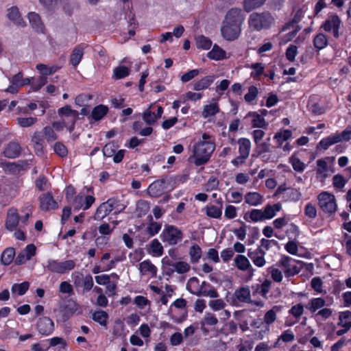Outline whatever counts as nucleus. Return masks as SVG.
<instances>
[{
    "mask_svg": "<svg viewBox=\"0 0 351 351\" xmlns=\"http://www.w3.org/2000/svg\"><path fill=\"white\" fill-rule=\"evenodd\" d=\"M215 149V138L208 133H204L197 142L194 143L192 154L189 157V161L196 166L207 163Z\"/></svg>",
    "mask_w": 351,
    "mask_h": 351,
    "instance_id": "nucleus-1",
    "label": "nucleus"
},
{
    "mask_svg": "<svg viewBox=\"0 0 351 351\" xmlns=\"http://www.w3.org/2000/svg\"><path fill=\"white\" fill-rule=\"evenodd\" d=\"M276 23V19L269 11L254 12L249 15L247 23L252 32H261L270 29Z\"/></svg>",
    "mask_w": 351,
    "mask_h": 351,
    "instance_id": "nucleus-2",
    "label": "nucleus"
},
{
    "mask_svg": "<svg viewBox=\"0 0 351 351\" xmlns=\"http://www.w3.org/2000/svg\"><path fill=\"white\" fill-rule=\"evenodd\" d=\"M276 265L281 268L285 277L289 278L299 274L303 268L302 261L288 256H282Z\"/></svg>",
    "mask_w": 351,
    "mask_h": 351,
    "instance_id": "nucleus-3",
    "label": "nucleus"
},
{
    "mask_svg": "<svg viewBox=\"0 0 351 351\" xmlns=\"http://www.w3.org/2000/svg\"><path fill=\"white\" fill-rule=\"evenodd\" d=\"M160 237L163 242H166L171 245H175L182 240L183 234L176 226L166 224Z\"/></svg>",
    "mask_w": 351,
    "mask_h": 351,
    "instance_id": "nucleus-4",
    "label": "nucleus"
},
{
    "mask_svg": "<svg viewBox=\"0 0 351 351\" xmlns=\"http://www.w3.org/2000/svg\"><path fill=\"white\" fill-rule=\"evenodd\" d=\"M318 205L323 212L328 214H333L337 208V201L334 195L324 191L317 196Z\"/></svg>",
    "mask_w": 351,
    "mask_h": 351,
    "instance_id": "nucleus-5",
    "label": "nucleus"
},
{
    "mask_svg": "<svg viewBox=\"0 0 351 351\" xmlns=\"http://www.w3.org/2000/svg\"><path fill=\"white\" fill-rule=\"evenodd\" d=\"M75 265V261L73 260H67L60 262L58 260L49 259L47 261L45 268L50 272L63 274L73 269Z\"/></svg>",
    "mask_w": 351,
    "mask_h": 351,
    "instance_id": "nucleus-6",
    "label": "nucleus"
},
{
    "mask_svg": "<svg viewBox=\"0 0 351 351\" xmlns=\"http://www.w3.org/2000/svg\"><path fill=\"white\" fill-rule=\"evenodd\" d=\"M341 20L336 14H329L327 19L322 24L320 28L326 32L332 34L335 38L340 36L339 29L341 26Z\"/></svg>",
    "mask_w": 351,
    "mask_h": 351,
    "instance_id": "nucleus-7",
    "label": "nucleus"
},
{
    "mask_svg": "<svg viewBox=\"0 0 351 351\" xmlns=\"http://www.w3.org/2000/svg\"><path fill=\"white\" fill-rule=\"evenodd\" d=\"M237 143L239 144V156L231 161V163L235 167H239L245 163L246 159L249 157L251 149V142L248 138H239Z\"/></svg>",
    "mask_w": 351,
    "mask_h": 351,
    "instance_id": "nucleus-8",
    "label": "nucleus"
},
{
    "mask_svg": "<svg viewBox=\"0 0 351 351\" xmlns=\"http://www.w3.org/2000/svg\"><path fill=\"white\" fill-rule=\"evenodd\" d=\"M245 20V14L241 8H232L230 9L226 14L223 22L226 23L237 25L241 28V25Z\"/></svg>",
    "mask_w": 351,
    "mask_h": 351,
    "instance_id": "nucleus-9",
    "label": "nucleus"
},
{
    "mask_svg": "<svg viewBox=\"0 0 351 351\" xmlns=\"http://www.w3.org/2000/svg\"><path fill=\"white\" fill-rule=\"evenodd\" d=\"M241 32V28L237 25H230L225 22L222 23L221 33L223 38L228 41L237 39Z\"/></svg>",
    "mask_w": 351,
    "mask_h": 351,
    "instance_id": "nucleus-10",
    "label": "nucleus"
},
{
    "mask_svg": "<svg viewBox=\"0 0 351 351\" xmlns=\"http://www.w3.org/2000/svg\"><path fill=\"white\" fill-rule=\"evenodd\" d=\"M95 201V198L93 196L80 193L75 197L72 205L75 210H79L81 208L85 210L88 209Z\"/></svg>",
    "mask_w": 351,
    "mask_h": 351,
    "instance_id": "nucleus-11",
    "label": "nucleus"
},
{
    "mask_svg": "<svg viewBox=\"0 0 351 351\" xmlns=\"http://www.w3.org/2000/svg\"><path fill=\"white\" fill-rule=\"evenodd\" d=\"M58 114L68 119V124H70L68 128L70 132H72L74 130L75 123L78 118V112L71 109L70 106H65L58 109Z\"/></svg>",
    "mask_w": 351,
    "mask_h": 351,
    "instance_id": "nucleus-12",
    "label": "nucleus"
},
{
    "mask_svg": "<svg viewBox=\"0 0 351 351\" xmlns=\"http://www.w3.org/2000/svg\"><path fill=\"white\" fill-rule=\"evenodd\" d=\"M36 328L42 335H49L54 330L53 322L47 317L39 318L36 324Z\"/></svg>",
    "mask_w": 351,
    "mask_h": 351,
    "instance_id": "nucleus-13",
    "label": "nucleus"
},
{
    "mask_svg": "<svg viewBox=\"0 0 351 351\" xmlns=\"http://www.w3.org/2000/svg\"><path fill=\"white\" fill-rule=\"evenodd\" d=\"M265 251L263 250V249L261 247H258L254 250H249L247 256L256 267H263L266 264L265 259Z\"/></svg>",
    "mask_w": 351,
    "mask_h": 351,
    "instance_id": "nucleus-14",
    "label": "nucleus"
},
{
    "mask_svg": "<svg viewBox=\"0 0 351 351\" xmlns=\"http://www.w3.org/2000/svg\"><path fill=\"white\" fill-rule=\"evenodd\" d=\"M36 246L34 244H29L21 251L15 258V264L17 265L24 264L36 254Z\"/></svg>",
    "mask_w": 351,
    "mask_h": 351,
    "instance_id": "nucleus-15",
    "label": "nucleus"
},
{
    "mask_svg": "<svg viewBox=\"0 0 351 351\" xmlns=\"http://www.w3.org/2000/svg\"><path fill=\"white\" fill-rule=\"evenodd\" d=\"M39 201L40 208L43 211H49L58 208V203L49 193L41 195L39 197Z\"/></svg>",
    "mask_w": 351,
    "mask_h": 351,
    "instance_id": "nucleus-16",
    "label": "nucleus"
},
{
    "mask_svg": "<svg viewBox=\"0 0 351 351\" xmlns=\"http://www.w3.org/2000/svg\"><path fill=\"white\" fill-rule=\"evenodd\" d=\"M138 269L141 276H150L152 278L156 276L158 271L156 267L149 259L141 262L138 265Z\"/></svg>",
    "mask_w": 351,
    "mask_h": 351,
    "instance_id": "nucleus-17",
    "label": "nucleus"
},
{
    "mask_svg": "<svg viewBox=\"0 0 351 351\" xmlns=\"http://www.w3.org/2000/svg\"><path fill=\"white\" fill-rule=\"evenodd\" d=\"M19 222V215L16 209L10 208L8 210L7 219L5 221V228L10 231L14 230Z\"/></svg>",
    "mask_w": 351,
    "mask_h": 351,
    "instance_id": "nucleus-18",
    "label": "nucleus"
},
{
    "mask_svg": "<svg viewBox=\"0 0 351 351\" xmlns=\"http://www.w3.org/2000/svg\"><path fill=\"white\" fill-rule=\"evenodd\" d=\"M165 186L160 180L153 182L148 187L147 192L152 197H159L166 191Z\"/></svg>",
    "mask_w": 351,
    "mask_h": 351,
    "instance_id": "nucleus-19",
    "label": "nucleus"
},
{
    "mask_svg": "<svg viewBox=\"0 0 351 351\" xmlns=\"http://www.w3.org/2000/svg\"><path fill=\"white\" fill-rule=\"evenodd\" d=\"M21 151V146L18 143L10 142L4 149L3 155L8 158H15L19 156Z\"/></svg>",
    "mask_w": 351,
    "mask_h": 351,
    "instance_id": "nucleus-20",
    "label": "nucleus"
},
{
    "mask_svg": "<svg viewBox=\"0 0 351 351\" xmlns=\"http://www.w3.org/2000/svg\"><path fill=\"white\" fill-rule=\"evenodd\" d=\"M218 322V319L213 313L207 312L200 322L201 329L204 333L206 334L208 332V330L206 328V326H215Z\"/></svg>",
    "mask_w": 351,
    "mask_h": 351,
    "instance_id": "nucleus-21",
    "label": "nucleus"
},
{
    "mask_svg": "<svg viewBox=\"0 0 351 351\" xmlns=\"http://www.w3.org/2000/svg\"><path fill=\"white\" fill-rule=\"evenodd\" d=\"M245 202L252 206L261 205L265 199L262 195L257 192H248L244 197Z\"/></svg>",
    "mask_w": 351,
    "mask_h": 351,
    "instance_id": "nucleus-22",
    "label": "nucleus"
},
{
    "mask_svg": "<svg viewBox=\"0 0 351 351\" xmlns=\"http://www.w3.org/2000/svg\"><path fill=\"white\" fill-rule=\"evenodd\" d=\"M110 201H106L99 205L97 208L94 215L95 220H101L106 217L110 212H112V207H110Z\"/></svg>",
    "mask_w": 351,
    "mask_h": 351,
    "instance_id": "nucleus-23",
    "label": "nucleus"
},
{
    "mask_svg": "<svg viewBox=\"0 0 351 351\" xmlns=\"http://www.w3.org/2000/svg\"><path fill=\"white\" fill-rule=\"evenodd\" d=\"M84 47L82 45H77L73 50L70 56V64L73 66H77L82 60L84 56Z\"/></svg>",
    "mask_w": 351,
    "mask_h": 351,
    "instance_id": "nucleus-24",
    "label": "nucleus"
},
{
    "mask_svg": "<svg viewBox=\"0 0 351 351\" xmlns=\"http://www.w3.org/2000/svg\"><path fill=\"white\" fill-rule=\"evenodd\" d=\"M234 265L241 271H247L250 268H252V265L250 263L248 258L241 254H238L235 256L234 259Z\"/></svg>",
    "mask_w": 351,
    "mask_h": 351,
    "instance_id": "nucleus-25",
    "label": "nucleus"
},
{
    "mask_svg": "<svg viewBox=\"0 0 351 351\" xmlns=\"http://www.w3.org/2000/svg\"><path fill=\"white\" fill-rule=\"evenodd\" d=\"M200 285L201 284H199L198 278L192 277L187 282L186 289L191 293L197 296H201V294H205V292H201L199 289Z\"/></svg>",
    "mask_w": 351,
    "mask_h": 351,
    "instance_id": "nucleus-26",
    "label": "nucleus"
},
{
    "mask_svg": "<svg viewBox=\"0 0 351 351\" xmlns=\"http://www.w3.org/2000/svg\"><path fill=\"white\" fill-rule=\"evenodd\" d=\"M326 304V301L322 298H312L306 304V308L312 313L317 310L323 308Z\"/></svg>",
    "mask_w": 351,
    "mask_h": 351,
    "instance_id": "nucleus-27",
    "label": "nucleus"
},
{
    "mask_svg": "<svg viewBox=\"0 0 351 351\" xmlns=\"http://www.w3.org/2000/svg\"><path fill=\"white\" fill-rule=\"evenodd\" d=\"M244 219L254 223L265 221L263 210L252 209L244 215Z\"/></svg>",
    "mask_w": 351,
    "mask_h": 351,
    "instance_id": "nucleus-28",
    "label": "nucleus"
},
{
    "mask_svg": "<svg viewBox=\"0 0 351 351\" xmlns=\"http://www.w3.org/2000/svg\"><path fill=\"white\" fill-rule=\"evenodd\" d=\"M282 206L280 203L274 205L267 204L263 210L265 220L271 219L274 217L276 213L281 210Z\"/></svg>",
    "mask_w": 351,
    "mask_h": 351,
    "instance_id": "nucleus-29",
    "label": "nucleus"
},
{
    "mask_svg": "<svg viewBox=\"0 0 351 351\" xmlns=\"http://www.w3.org/2000/svg\"><path fill=\"white\" fill-rule=\"evenodd\" d=\"M249 117H251L252 119V125L253 128H261L266 129L268 126V123L266 122L265 119L263 116L258 114L257 112H249L247 114Z\"/></svg>",
    "mask_w": 351,
    "mask_h": 351,
    "instance_id": "nucleus-30",
    "label": "nucleus"
},
{
    "mask_svg": "<svg viewBox=\"0 0 351 351\" xmlns=\"http://www.w3.org/2000/svg\"><path fill=\"white\" fill-rule=\"evenodd\" d=\"M199 289L201 292H205V294H201V296L210 297L213 298H217L219 297V293L216 289L206 281H203L202 282Z\"/></svg>",
    "mask_w": 351,
    "mask_h": 351,
    "instance_id": "nucleus-31",
    "label": "nucleus"
},
{
    "mask_svg": "<svg viewBox=\"0 0 351 351\" xmlns=\"http://www.w3.org/2000/svg\"><path fill=\"white\" fill-rule=\"evenodd\" d=\"M317 163V169L316 172L317 174L322 178V179H325L329 176V168L327 162L325 159H319L316 162Z\"/></svg>",
    "mask_w": 351,
    "mask_h": 351,
    "instance_id": "nucleus-32",
    "label": "nucleus"
},
{
    "mask_svg": "<svg viewBox=\"0 0 351 351\" xmlns=\"http://www.w3.org/2000/svg\"><path fill=\"white\" fill-rule=\"evenodd\" d=\"M267 0H243V6L246 12H250L254 10L260 8Z\"/></svg>",
    "mask_w": 351,
    "mask_h": 351,
    "instance_id": "nucleus-33",
    "label": "nucleus"
},
{
    "mask_svg": "<svg viewBox=\"0 0 351 351\" xmlns=\"http://www.w3.org/2000/svg\"><path fill=\"white\" fill-rule=\"evenodd\" d=\"M28 19L32 28L36 31L42 32L43 30L44 25L38 14L35 12L29 13L28 14Z\"/></svg>",
    "mask_w": 351,
    "mask_h": 351,
    "instance_id": "nucleus-34",
    "label": "nucleus"
},
{
    "mask_svg": "<svg viewBox=\"0 0 351 351\" xmlns=\"http://www.w3.org/2000/svg\"><path fill=\"white\" fill-rule=\"evenodd\" d=\"M302 193L296 189L289 188L282 196V199L286 202H297L300 199Z\"/></svg>",
    "mask_w": 351,
    "mask_h": 351,
    "instance_id": "nucleus-35",
    "label": "nucleus"
},
{
    "mask_svg": "<svg viewBox=\"0 0 351 351\" xmlns=\"http://www.w3.org/2000/svg\"><path fill=\"white\" fill-rule=\"evenodd\" d=\"M237 299L241 302H252L250 298V290L248 287H241L234 292Z\"/></svg>",
    "mask_w": 351,
    "mask_h": 351,
    "instance_id": "nucleus-36",
    "label": "nucleus"
},
{
    "mask_svg": "<svg viewBox=\"0 0 351 351\" xmlns=\"http://www.w3.org/2000/svg\"><path fill=\"white\" fill-rule=\"evenodd\" d=\"M207 56L212 60H221L226 58V53L218 45H214L212 50L208 53Z\"/></svg>",
    "mask_w": 351,
    "mask_h": 351,
    "instance_id": "nucleus-37",
    "label": "nucleus"
},
{
    "mask_svg": "<svg viewBox=\"0 0 351 351\" xmlns=\"http://www.w3.org/2000/svg\"><path fill=\"white\" fill-rule=\"evenodd\" d=\"M108 108L104 105H98L95 106L91 113V117L96 121L102 119L108 113Z\"/></svg>",
    "mask_w": 351,
    "mask_h": 351,
    "instance_id": "nucleus-38",
    "label": "nucleus"
},
{
    "mask_svg": "<svg viewBox=\"0 0 351 351\" xmlns=\"http://www.w3.org/2000/svg\"><path fill=\"white\" fill-rule=\"evenodd\" d=\"M148 251L154 256H160L163 254V247L157 239H154L149 244Z\"/></svg>",
    "mask_w": 351,
    "mask_h": 351,
    "instance_id": "nucleus-39",
    "label": "nucleus"
},
{
    "mask_svg": "<svg viewBox=\"0 0 351 351\" xmlns=\"http://www.w3.org/2000/svg\"><path fill=\"white\" fill-rule=\"evenodd\" d=\"M337 325L347 329L351 328V311H346L341 312L339 316Z\"/></svg>",
    "mask_w": 351,
    "mask_h": 351,
    "instance_id": "nucleus-40",
    "label": "nucleus"
},
{
    "mask_svg": "<svg viewBox=\"0 0 351 351\" xmlns=\"http://www.w3.org/2000/svg\"><path fill=\"white\" fill-rule=\"evenodd\" d=\"M328 44V37L323 33L317 34L313 39V45L317 50H322L324 49Z\"/></svg>",
    "mask_w": 351,
    "mask_h": 351,
    "instance_id": "nucleus-41",
    "label": "nucleus"
},
{
    "mask_svg": "<svg viewBox=\"0 0 351 351\" xmlns=\"http://www.w3.org/2000/svg\"><path fill=\"white\" fill-rule=\"evenodd\" d=\"M8 17L17 25H23L24 21L21 16L18 8L12 7L8 10Z\"/></svg>",
    "mask_w": 351,
    "mask_h": 351,
    "instance_id": "nucleus-42",
    "label": "nucleus"
},
{
    "mask_svg": "<svg viewBox=\"0 0 351 351\" xmlns=\"http://www.w3.org/2000/svg\"><path fill=\"white\" fill-rule=\"evenodd\" d=\"M214 81V76L208 75L193 84V89L201 90L207 88Z\"/></svg>",
    "mask_w": 351,
    "mask_h": 351,
    "instance_id": "nucleus-43",
    "label": "nucleus"
},
{
    "mask_svg": "<svg viewBox=\"0 0 351 351\" xmlns=\"http://www.w3.org/2000/svg\"><path fill=\"white\" fill-rule=\"evenodd\" d=\"M220 206L214 205L206 206V215L212 218L219 219L222 215V202L219 201Z\"/></svg>",
    "mask_w": 351,
    "mask_h": 351,
    "instance_id": "nucleus-44",
    "label": "nucleus"
},
{
    "mask_svg": "<svg viewBox=\"0 0 351 351\" xmlns=\"http://www.w3.org/2000/svg\"><path fill=\"white\" fill-rule=\"evenodd\" d=\"M15 250L13 247L6 248L1 254V263L4 265H9L14 260Z\"/></svg>",
    "mask_w": 351,
    "mask_h": 351,
    "instance_id": "nucleus-45",
    "label": "nucleus"
},
{
    "mask_svg": "<svg viewBox=\"0 0 351 351\" xmlns=\"http://www.w3.org/2000/svg\"><path fill=\"white\" fill-rule=\"evenodd\" d=\"M108 318V313L101 310L96 311L92 315V319L104 326H106Z\"/></svg>",
    "mask_w": 351,
    "mask_h": 351,
    "instance_id": "nucleus-46",
    "label": "nucleus"
},
{
    "mask_svg": "<svg viewBox=\"0 0 351 351\" xmlns=\"http://www.w3.org/2000/svg\"><path fill=\"white\" fill-rule=\"evenodd\" d=\"M219 111V108L217 104H210L204 107L202 114L204 118H208L215 115Z\"/></svg>",
    "mask_w": 351,
    "mask_h": 351,
    "instance_id": "nucleus-47",
    "label": "nucleus"
},
{
    "mask_svg": "<svg viewBox=\"0 0 351 351\" xmlns=\"http://www.w3.org/2000/svg\"><path fill=\"white\" fill-rule=\"evenodd\" d=\"M339 142V138L335 134L323 138L319 143V146L324 149H327L330 146Z\"/></svg>",
    "mask_w": 351,
    "mask_h": 351,
    "instance_id": "nucleus-48",
    "label": "nucleus"
},
{
    "mask_svg": "<svg viewBox=\"0 0 351 351\" xmlns=\"http://www.w3.org/2000/svg\"><path fill=\"white\" fill-rule=\"evenodd\" d=\"M332 181V185L335 189L340 191H343V189L348 182V179H346L341 174H337L333 176Z\"/></svg>",
    "mask_w": 351,
    "mask_h": 351,
    "instance_id": "nucleus-49",
    "label": "nucleus"
},
{
    "mask_svg": "<svg viewBox=\"0 0 351 351\" xmlns=\"http://www.w3.org/2000/svg\"><path fill=\"white\" fill-rule=\"evenodd\" d=\"M149 204L145 200H139L136 203V212L138 217L145 215L149 210Z\"/></svg>",
    "mask_w": 351,
    "mask_h": 351,
    "instance_id": "nucleus-50",
    "label": "nucleus"
},
{
    "mask_svg": "<svg viewBox=\"0 0 351 351\" xmlns=\"http://www.w3.org/2000/svg\"><path fill=\"white\" fill-rule=\"evenodd\" d=\"M29 283L27 281L21 284H14L12 286L11 291L12 293H17L19 295H24L29 289Z\"/></svg>",
    "mask_w": 351,
    "mask_h": 351,
    "instance_id": "nucleus-51",
    "label": "nucleus"
},
{
    "mask_svg": "<svg viewBox=\"0 0 351 351\" xmlns=\"http://www.w3.org/2000/svg\"><path fill=\"white\" fill-rule=\"evenodd\" d=\"M195 42H196V46L197 48L205 49V50L208 49L211 47V45H212L211 40L208 38H207L203 35L197 36L195 38Z\"/></svg>",
    "mask_w": 351,
    "mask_h": 351,
    "instance_id": "nucleus-52",
    "label": "nucleus"
},
{
    "mask_svg": "<svg viewBox=\"0 0 351 351\" xmlns=\"http://www.w3.org/2000/svg\"><path fill=\"white\" fill-rule=\"evenodd\" d=\"M36 69L39 71L40 74L45 75L46 77L49 75H51L56 73L59 67L57 66H52L51 67H48L46 64H38L36 65Z\"/></svg>",
    "mask_w": 351,
    "mask_h": 351,
    "instance_id": "nucleus-53",
    "label": "nucleus"
},
{
    "mask_svg": "<svg viewBox=\"0 0 351 351\" xmlns=\"http://www.w3.org/2000/svg\"><path fill=\"white\" fill-rule=\"evenodd\" d=\"M278 307L274 306L271 310L266 312V313L264 315L263 320L268 326H269L270 324H273L277 317L276 312H277Z\"/></svg>",
    "mask_w": 351,
    "mask_h": 351,
    "instance_id": "nucleus-54",
    "label": "nucleus"
},
{
    "mask_svg": "<svg viewBox=\"0 0 351 351\" xmlns=\"http://www.w3.org/2000/svg\"><path fill=\"white\" fill-rule=\"evenodd\" d=\"M190 265L184 261L175 262L173 265V269H171V272L176 271L178 274H184L190 270Z\"/></svg>",
    "mask_w": 351,
    "mask_h": 351,
    "instance_id": "nucleus-55",
    "label": "nucleus"
},
{
    "mask_svg": "<svg viewBox=\"0 0 351 351\" xmlns=\"http://www.w3.org/2000/svg\"><path fill=\"white\" fill-rule=\"evenodd\" d=\"M189 255L192 263H196L202 256V250L198 245H193L190 247Z\"/></svg>",
    "mask_w": 351,
    "mask_h": 351,
    "instance_id": "nucleus-56",
    "label": "nucleus"
},
{
    "mask_svg": "<svg viewBox=\"0 0 351 351\" xmlns=\"http://www.w3.org/2000/svg\"><path fill=\"white\" fill-rule=\"evenodd\" d=\"M37 121V118L36 117H18L16 118L17 124L19 125L22 128H27L33 125Z\"/></svg>",
    "mask_w": 351,
    "mask_h": 351,
    "instance_id": "nucleus-57",
    "label": "nucleus"
},
{
    "mask_svg": "<svg viewBox=\"0 0 351 351\" xmlns=\"http://www.w3.org/2000/svg\"><path fill=\"white\" fill-rule=\"evenodd\" d=\"M130 73V69L125 66H119L114 69L113 75L116 79H122Z\"/></svg>",
    "mask_w": 351,
    "mask_h": 351,
    "instance_id": "nucleus-58",
    "label": "nucleus"
},
{
    "mask_svg": "<svg viewBox=\"0 0 351 351\" xmlns=\"http://www.w3.org/2000/svg\"><path fill=\"white\" fill-rule=\"evenodd\" d=\"M292 132L289 130H285L282 132H277L274 136V139L276 140L279 145L289 138L291 137Z\"/></svg>",
    "mask_w": 351,
    "mask_h": 351,
    "instance_id": "nucleus-59",
    "label": "nucleus"
},
{
    "mask_svg": "<svg viewBox=\"0 0 351 351\" xmlns=\"http://www.w3.org/2000/svg\"><path fill=\"white\" fill-rule=\"evenodd\" d=\"M289 161L295 171L298 172L304 171L306 167V165L303 162H302L298 158L295 157V156H292L289 158Z\"/></svg>",
    "mask_w": 351,
    "mask_h": 351,
    "instance_id": "nucleus-60",
    "label": "nucleus"
},
{
    "mask_svg": "<svg viewBox=\"0 0 351 351\" xmlns=\"http://www.w3.org/2000/svg\"><path fill=\"white\" fill-rule=\"evenodd\" d=\"M208 306L213 311H219L223 309L226 306V304L222 299H215L210 300Z\"/></svg>",
    "mask_w": 351,
    "mask_h": 351,
    "instance_id": "nucleus-61",
    "label": "nucleus"
},
{
    "mask_svg": "<svg viewBox=\"0 0 351 351\" xmlns=\"http://www.w3.org/2000/svg\"><path fill=\"white\" fill-rule=\"evenodd\" d=\"M143 120L148 125L154 124L157 120L156 114L152 112L149 108L143 113Z\"/></svg>",
    "mask_w": 351,
    "mask_h": 351,
    "instance_id": "nucleus-62",
    "label": "nucleus"
},
{
    "mask_svg": "<svg viewBox=\"0 0 351 351\" xmlns=\"http://www.w3.org/2000/svg\"><path fill=\"white\" fill-rule=\"evenodd\" d=\"M161 227L162 224L160 223L151 221L147 227V232L150 236H154L159 232Z\"/></svg>",
    "mask_w": 351,
    "mask_h": 351,
    "instance_id": "nucleus-63",
    "label": "nucleus"
},
{
    "mask_svg": "<svg viewBox=\"0 0 351 351\" xmlns=\"http://www.w3.org/2000/svg\"><path fill=\"white\" fill-rule=\"evenodd\" d=\"M167 191L173 190L176 186V179L173 176H166L160 179Z\"/></svg>",
    "mask_w": 351,
    "mask_h": 351,
    "instance_id": "nucleus-64",
    "label": "nucleus"
}]
</instances>
